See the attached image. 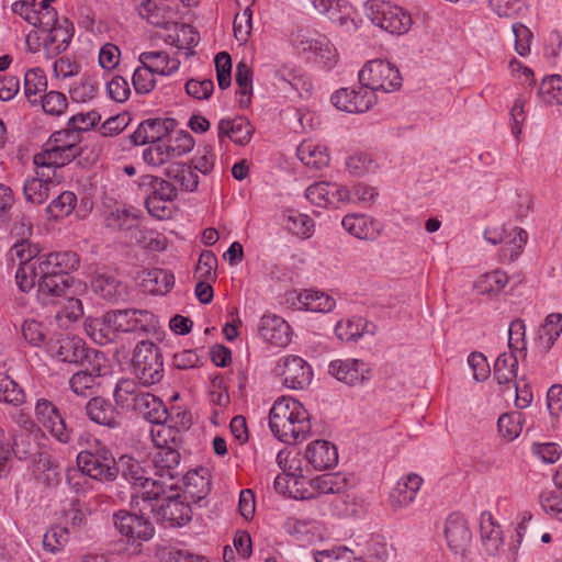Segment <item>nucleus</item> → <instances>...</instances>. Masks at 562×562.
<instances>
[{"label": "nucleus", "mask_w": 562, "mask_h": 562, "mask_svg": "<svg viewBox=\"0 0 562 562\" xmlns=\"http://www.w3.org/2000/svg\"><path fill=\"white\" fill-rule=\"evenodd\" d=\"M282 384L289 389L302 390L307 386L313 376L311 366L301 357L288 355L281 357L274 368Z\"/></svg>", "instance_id": "obj_10"}, {"label": "nucleus", "mask_w": 562, "mask_h": 562, "mask_svg": "<svg viewBox=\"0 0 562 562\" xmlns=\"http://www.w3.org/2000/svg\"><path fill=\"white\" fill-rule=\"evenodd\" d=\"M66 25L57 24L49 29L47 38L44 42V48L48 55L57 56L66 50L72 37V27H69L68 21L65 20Z\"/></svg>", "instance_id": "obj_30"}, {"label": "nucleus", "mask_w": 562, "mask_h": 562, "mask_svg": "<svg viewBox=\"0 0 562 562\" xmlns=\"http://www.w3.org/2000/svg\"><path fill=\"white\" fill-rule=\"evenodd\" d=\"M132 80L137 93H148L156 85L155 74L144 65L135 69Z\"/></svg>", "instance_id": "obj_62"}, {"label": "nucleus", "mask_w": 562, "mask_h": 562, "mask_svg": "<svg viewBox=\"0 0 562 562\" xmlns=\"http://www.w3.org/2000/svg\"><path fill=\"white\" fill-rule=\"evenodd\" d=\"M135 313L132 317V333L153 334L158 329V318L149 311L133 310Z\"/></svg>", "instance_id": "obj_56"}, {"label": "nucleus", "mask_w": 562, "mask_h": 562, "mask_svg": "<svg viewBox=\"0 0 562 562\" xmlns=\"http://www.w3.org/2000/svg\"><path fill=\"white\" fill-rule=\"evenodd\" d=\"M498 431L507 440H514L522 430V416L519 413L503 414L497 423Z\"/></svg>", "instance_id": "obj_53"}, {"label": "nucleus", "mask_w": 562, "mask_h": 562, "mask_svg": "<svg viewBox=\"0 0 562 562\" xmlns=\"http://www.w3.org/2000/svg\"><path fill=\"white\" fill-rule=\"evenodd\" d=\"M139 15L157 27H166L170 21L165 14V7L155 0H146L139 7Z\"/></svg>", "instance_id": "obj_50"}, {"label": "nucleus", "mask_w": 562, "mask_h": 562, "mask_svg": "<svg viewBox=\"0 0 562 562\" xmlns=\"http://www.w3.org/2000/svg\"><path fill=\"white\" fill-rule=\"evenodd\" d=\"M305 458L315 470L323 471L336 465L338 453L336 447L326 440H315L305 451Z\"/></svg>", "instance_id": "obj_19"}, {"label": "nucleus", "mask_w": 562, "mask_h": 562, "mask_svg": "<svg viewBox=\"0 0 562 562\" xmlns=\"http://www.w3.org/2000/svg\"><path fill=\"white\" fill-rule=\"evenodd\" d=\"M161 496L165 503L157 509V515L162 519L170 522L171 526H181L191 520V507L181 502L178 495L169 494Z\"/></svg>", "instance_id": "obj_23"}, {"label": "nucleus", "mask_w": 562, "mask_h": 562, "mask_svg": "<svg viewBox=\"0 0 562 562\" xmlns=\"http://www.w3.org/2000/svg\"><path fill=\"white\" fill-rule=\"evenodd\" d=\"M235 80L238 86L239 104L247 108L251 102L252 94V70L245 63L240 61L236 66Z\"/></svg>", "instance_id": "obj_40"}, {"label": "nucleus", "mask_w": 562, "mask_h": 562, "mask_svg": "<svg viewBox=\"0 0 562 562\" xmlns=\"http://www.w3.org/2000/svg\"><path fill=\"white\" fill-rule=\"evenodd\" d=\"M106 227L114 231H131L137 225V217L126 209H115L105 216Z\"/></svg>", "instance_id": "obj_46"}, {"label": "nucleus", "mask_w": 562, "mask_h": 562, "mask_svg": "<svg viewBox=\"0 0 562 562\" xmlns=\"http://www.w3.org/2000/svg\"><path fill=\"white\" fill-rule=\"evenodd\" d=\"M484 238L492 245H503L499 254L502 261H514L526 245L528 234L519 227H515L510 233H506L504 226L496 223L485 228Z\"/></svg>", "instance_id": "obj_8"}, {"label": "nucleus", "mask_w": 562, "mask_h": 562, "mask_svg": "<svg viewBox=\"0 0 562 562\" xmlns=\"http://www.w3.org/2000/svg\"><path fill=\"white\" fill-rule=\"evenodd\" d=\"M79 257L72 251L49 252L40 256L33 265L38 276V295L45 304L55 303L71 289L74 278L70 271L79 267Z\"/></svg>", "instance_id": "obj_1"}, {"label": "nucleus", "mask_w": 562, "mask_h": 562, "mask_svg": "<svg viewBox=\"0 0 562 562\" xmlns=\"http://www.w3.org/2000/svg\"><path fill=\"white\" fill-rule=\"evenodd\" d=\"M297 300L302 308L311 312H330L335 306L333 297L318 291L305 290L297 295Z\"/></svg>", "instance_id": "obj_38"}, {"label": "nucleus", "mask_w": 562, "mask_h": 562, "mask_svg": "<svg viewBox=\"0 0 562 562\" xmlns=\"http://www.w3.org/2000/svg\"><path fill=\"white\" fill-rule=\"evenodd\" d=\"M252 133L254 128L245 117L224 119L217 125V136L221 143L225 137H228L237 145H246L250 140Z\"/></svg>", "instance_id": "obj_22"}, {"label": "nucleus", "mask_w": 562, "mask_h": 562, "mask_svg": "<svg viewBox=\"0 0 562 562\" xmlns=\"http://www.w3.org/2000/svg\"><path fill=\"white\" fill-rule=\"evenodd\" d=\"M86 413L90 420L109 428L121 426L120 413L103 397H92L86 405Z\"/></svg>", "instance_id": "obj_17"}, {"label": "nucleus", "mask_w": 562, "mask_h": 562, "mask_svg": "<svg viewBox=\"0 0 562 562\" xmlns=\"http://www.w3.org/2000/svg\"><path fill=\"white\" fill-rule=\"evenodd\" d=\"M93 291L110 302H119L127 295L126 285L112 276L100 274L92 280Z\"/></svg>", "instance_id": "obj_28"}, {"label": "nucleus", "mask_w": 562, "mask_h": 562, "mask_svg": "<svg viewBox=\"0 0 562 562\" xmlns=\"http://www.w3.org/2000/svg\"><path fill=\"white\" fill-rule=\"evenodd\" d=\"M47 89V80L44 71L40 68L30 69L24 75V93L32 104H37L42 92Z\"/></svg>", "instance_id": "obj_37"}, {"label": "nucleus", "mask_w": 562, "mask_h": 562, "mask_svg": "<svg viewBox=\"0 0 562 562\" xmlns=\"http://www.w3.org/2000/svg\"><path fill=\"white\" fill-rule=\"evenodd\" d=\"M43 111L52 116L63 115L68 108L67 97L59 91H49L44 95L40 97V101Z\"/></svg>", "instance_id": "obj_51"}, {"label": "nucleus", "mask_w": 562, "mask_h": 562, "mask_svg": "<svg viewBox=\"0 0 562 562\" xmlns=\"http://www.w3.org/2000/svg\"><path fill=\"white\" fill-rule=\"evenodd\" d=\"M562 333V315L550 314L540 329V341L544 348L550 349Z\"/></svg>", "instance_id": "obj_47"}, {"label": "nucleus", "mask_w": 562, "mask_h": 562, "mask_svg": "<svg viewBox=\"0 0 562 562\" xmlns=\"http://www.w3.org/2000/svg\"><path fill=\"white\" fill-rule=\"evenodd\" d=\"M70 529L64 526H53L43 536V547L46 551L55 553L61 550L69 541Z\"/></svg>", "instance_id": "obj_48"}, {"label": "nucleus", "mask_w": 562, "mask_h": 562, "mask_svg": "<svg viewBox=\"0 0 562 562\" xmlns=\"http://www.w3.org/2000/svg\"><path fill=\"white\" fill-rule=\"evenodd\" d=\"M538 95L547 104H562V77L552 75L544 78L540 83Z\"/></svg>", "instance_id": "obj_43"}, {"label": "nucleus", "mask_w": 562, "mask_h": 562, "mask_svg": "<svg viewBox=\"0 0 562 562\" xmlns=\"http://www.w3.org/2000/svg\"><path fill=\"white\" fill-rule=\"evenodd\" d=\"M85 330L99 345L113 341L117 335L116 330L108 323V313L100 318L87 319Z\"/></svg>", "instance_id": "obj_35"}, {"label": "nucleus", "mask_w": 562, "mask_h": 562, "mask_svg": "<svg viewBox=\"0 0 562 562\" xmlns=\"http://www.w3.org/2000/svg\"><path fill=\"white\" fill-rule=\"evenodd\" d=\"M328 371L348 385L362 384L370 379V368L358 359L334 360L329 363Z\"/></svg>", "instance_id": "obj_14"}, {"label": "nucleus", "mask_w": 562, "mask_h": 562, "mask_svg": "<svg viewBox=\"0 0 562 562\" xmlns=\"http://www.w3.org/2000/svg\"><path fill=\"white\" fill-rule=\"evenodd\" d=\"M445 536L448 547L456 554H463L472 540V532L468 520L460 514H451L445 526Z\"/></svg>", "instance_id": "obj_13"}, {"label": "nucleus", "mask_w": 562, "mask_h": 562, "mask_svg": "<svg viewBox=\"0 0 562 562\" xmlns=\"http://www.w3.org/2000/svg\"><path fill=\"white\" fill-rule=\"evenodd\" d=\"M150 143H159L171 130L176 126V120L173 119H153L146 120Z\"/></svg>", "instance_id": "obj_61"}, {"label": "nucleus", "mask_w": 562, "mask_h": 562, "mask_svg": "<svg viewBox=\"0 0 562 562\" xmlns=\"http://www.w3.org/2000/svg\"><path fill=\"white\" fill-rule=\"evenodd\" d=\"M132 408L151 424H161L169 420L168 409L162 401L148 392L138 395Z\"/></svg>", "instance_id": "obj_21"}, {"label": "nucleus", "mask_w": 562, "mask_h": 562, "mask_svg": "<svg viewBox=\"0 0 562 562\" xmlns=\"http://www.w3.org/2000/svg\"><path fill=\"white\" fill-rule=\"evenodd\" d=\"M269 427L280 441L293 445L305 440L310 434V414L295 398L282 396L270 409Z\"/></svg>", "instance_id": "obj_2"}, {"label": "nucleus", "mask_w": 562, "mask_h": 562, "mask_svg": "<svg viewBox=\"0 0 562 562\" xmlns=\"http://www.w3.org/2000/svg\"><path fill=\"white\" fill-rule=\"evenodd\" d=\"M115 468L116 476L121 473L132 485L140 487V493L136 497H140L143 501H154L145 495V485L147 482H154V479L146 477V471L136 459L131 456H122L115 461Z\"/></svg>", "instance_id": "obj_16"}, {"label": "nucleus", "mask_w": 562, "mask_h": 562, "mask_svg": "<svg viewBox=\"0 0 562 562\" xmlns=\"http://www.w3.org/2000/svg\"><path fill=\"white\" fill-rule=\"evenodd\" d=\"M144 393L135 381L122 379L115 386L114 400L121 407H132L135 404V398Z\"/></svg>", "instance_id": "obj_44"}, {"label": "nucleus", "mask_w": 562, "mask_h": 562, "mask_svg": "<svg viewBox=\"0 0 562 562\" xmlns=\"http://www.w3.org/2000/svg\"><path fill=\"white\" fill-rule=\"evenodd\" d=\"M315 559L317 562H363L361 558L356 557L348 548L322 551L317 553Z\"/></svg>", "instance_id": "obj_63"}, {"label": "nucleus", "mask_w": 562, "mask_h": 562, "mask_svg": "<svg viewBox=\"0 0 562 562\" xmlns=\"http://www.w3.org/2000/svg\"><path fill=\"white\" fill-rule=\"evenodd\" d=\"M151 462L157 477L154 482H147L145 495L148 498L160 499L167 492L178 490L179 477L182 476V471L179 470L180 453L173 447L158 449Z\"/></svg>", "instance_id": "obj_3"}, {"label": "nucleus", "mask_w": 562, "mask_h": 562, "mask_svg": "<svg viewBox=\"0 0 562 562\" xmlns=\"http://www.w3.org/2000/svg\"><path fill=\"white\" fill-rule=\"evenodd\" d=\"M132 363L135 375L145 385L158 383L164 376L162 353L150 341L142 340L136 345Z\"/></svg>", "instance_id": "obj_6"}, {"label": "nucleus", "mask_w": 562, "mask_h": 562, "mask_svg": "<svg viewBox=\"0 0 562 562\" xmlns=\"http://www.w3.org/2000/svg\"><path fill=\"white\" fill-rule=\"evenodd\" d=\"M50 176L44 171H36V175L26 179L23 186V192L27 201L34 204H42L48 198Z\"/></svg>", "instance_id": "obj_32"}, {"label": "nucleus", "mask_w": 562, "mask_h": 562, "mask_svg": "<svg viewBox=\"0 0 562 562\" xmlns=\"http://www.w3.org/2000/svg\"><path fill=\"white\" fill-rule=\"evenodd\" d=\"M341 225L350 235L359 239L373 240L381 233V224L364 215H346Z\"/></svg>", "instance_id": "obj_24"}, {"label": "nucleus", "mask_w": 562, "mask_h": 562, "mask_svg": "<svg viewBox=\"0 0 562 562\" xmlns=\"http://www.w3.org/2000/svg\"><path fill=\"white\" fill-rule=\"evenodd\" d=\"M218 87L227 89L232 82V58L228 53L221 52L215 57Z\"/></svg>", "instance_id": "obj_60"}, {"label": "nucleus", "mask_w": 562, "mask_h": 562, "mask_svg": "<svg viewBox=\"0 0 562 562\" xmlns=\"http://www.w3.org/2000/svg\"><path fill=\"white\" fill-rule=\"evenodd\" d=\"M518 360L513 353H501L494 363V379L501 387H509L517 375Z\"/></svg>", "instance_id": "obj_31"}, {"label": "nucleus", "mask_w": 562, "mask_h": 562, "mask_svg": "<svg viewBox=\"0 0 562 562\" xmlns=\"http://www.w3.org/2000/svg\"><path fill=\"white\" fill-rule=\"evenodd\" d=\"M54 304L63 305L57 313V317L59 318L65 317L69 321H77L83 314L81 301L70 295V290L66 295L58 297Z\"/></svg>", "instance_id": "obj_57"}, {"label": "nucleus", "mask_w": 562, "mask_h": 562, "mask_svg": "<svg viewBox=\"0 0 562 562\" xmlns=\"http://www.w3.org/2000/svg\"><path fill=\"white\" fill-rule=\"evenodd\" d=\"M38 255V248L31 245L27 240L15 243L9 250L7 258L12 265L18 261L19 267L26 265Z\"/></svg>", "instance_id": "obj_49"}, {"label": "nucleus", "mask_w": 562, "mask_h": 562, "mask_svg": "<svg viewBox=\"0 0 562 562\" xmlns=\"http://www.w3.org/2000/svg\"><path fill=\"white\" fill-rule=\"evenodd\" d=\"M285 228L302 238H308L313 234L314 222L306 215L294 210H289L283 214Z\"/></svg>", "instance_id": "obj_39"}, {"label": "nucleus", "mask_w": 562, "mask_h": 562, "mask_svg": "<svg viewBox=\"0 0 562 562\" xmlns=\"http://www.w3.org/2000/svg\"><path fill=\"white\" fill-rule=\"evenodd\" d=\"M35 416L59 442L70 441L71 432L67 429L58 408L50 401L40 398L35 404Z\"/></svg>", "instance_id": "obj_12"}, {"label": "nucleus", "mask_w": 562, "mask_h": 562, "mask_svg": "<svg viewBox=\"0 0 562 562\" xmlns=\"http://www.w3.org/2000/svg\"><path fill=\"white\" fill-rule=\"evenodd\" d=\"M349 93L353 105V113L367 112L376 102L373 91L362 85L359 90L349 89Z\"/></svg>", "instance_id": "obj_58"}, {"label": "nucleus", "mask_w": 562, "mask_h": 562, "mask_svg": "<svg viewBox=\"0 0 562 562\" xmlns=\"http://www.w3.org/2000/svg\"><path fill=\"white\" fill-rule=\"evenodd\" d=\"M482 542L490 553H495L503 543L502 529L491 513H482L480 517Z\"/></svg>", "instance_id": "obj_29"}, {"label": "nucleus", "mask_w": 562, "mask_h": 562, "mask_svg": "<svg viewBox=\"0 0 562 562\" xmlns=\"http://www.w3.org/2000/svg\"><path fill=\"white\" fill-rule=\"evenodd\" d=\"M422 483L423 479L415 473H411L401 479L390 494L391 505L394 508H398L411 504L420 488Z\"/></svg>", "instance_id": "obj_25"}, {"label": "nucleus", "mask_w": 562, "mask_h": 562, "mask_svg": "<svg viewBox=\"0 0 562 562\" xmlns=\"http://www.w3.org/2000/svg\"><path fill=\"white\" fill-rule=\"evenodd\" d=\"M79 471L99 482H112L116 479L115 459L106 452L81 451L77 456Z\"/></svg>", "instance_id": "obj_11"}, {"label": "nucleus", "mask_w": 562, "mask_h": 562, "mask_svg": "<svg viewBox=\"0 0 562 562\" xmlns=\"http://www.w3.org/2000/svg\"><path fill=\"white\" fill-rule=\"evenodd\" d=\"M173 284V276L164 269H151L142 274L140 285L145 292L151 294H165Z\"/></svg>", "instance_id": "obj_27"}, {"label": "nucleus", "mask_w": 562, "mask_h": 562, "mask_svg": "<svg viewBox=\"0 0 562 562\" xmlns=\"http://www.w3.org/2000/svg\"><path fill=\"white\" fill-rule=\"evenodd\" d=\"M359 81L363 87L375 91L393 92L402 87V77L393 64L373 59L359 71Z\"/></svg>", "instance_id": "obj_5"}, {"label": "nucleus", "mask_w": 562, "mask_h": 562, "mask_svg": "<svg viewBox=\"0 0 562 562\" xmlns=\"http://www.w3.org/2000/svg\"><path fill=\"white\" fill-rule=\"evenodd\" d=\"M139 191L145 200H175L178 195L177 188L169 181L154 175H143L137 180Z\"/></svg>", "instance_id": "obj_20"}, {"label": "nucleus", "mask_w": 562, "mask_h": 562, "mask_svg": "<svg viewBox=\"0 0 562 562\" xmlns=\"http://www.w3.org/2000/svg\"><path fill=\"white\" fill-rule=\"evenodd\" d=\"M143 158L147 165L153 167H160L171 159H175L173 156H171L167 143H151V145L144 150Z\"/></svg>", "instance_id": "obj_55"}, {"label": "nucleus", "mask_w": 562, "mask_h": 562, "mask_svg": "<svg viewBox=\"0 0 562 562\" xmlns=\"http://www.w3.org/2000/svg\"><path fill=\"white\" fill-rule=\"evenodd\" d=\"M312 485L323 494H339L346 491L348 480L340 473H326L313 479Z\"/></svg>", "instance_id": "obj_42"}, {"label": "nucleus", "mask_w": 562, "mask_h": 562, "mask_svg": "<svg viewBox=\"0 0 562 562\" xmlns=\"http://www.w3.org/2000/svg\"><path fill=\"white\" fill-rule=\"evenodd\" d=\"M25 401V394L22 387L8 374L0 372V402L21 405Z\"/></svg>", "instance_id": "obj_45"}, {"label": "nucleus", "mask_w": 562, "mask_h": 562, "mask_svg": "<svg viewBox=\"0 0 562 562\" xmlns=\"http://www.w3.org/2000/svg\"><path fill=\"white\" fill-rule=\"evenodd\" d=\"M217 258L212 251H202L195 268V277L199 280L213 281L215 279V268Z\"/></svg>", "instance_id": "obj_59"}, {"label": "nucleus", "mask_w": 562, "mask_h": 562, "mask_svg": "<svg viewBox=\"0 0 562 562\" xmlns=\"http://www.w3.org/2000/svg\"><path fill=\"white\" fill-rule=\"evenodd\" d=\"M540 503L550 517L562 521V495L554 491L546 492L541 495Z\"/></svg>", "instance_id": "obj_64"}, {"label": "nucleus", "mask_w": 562, "mask_h": 562, "mask_svg": "<svg viewBox=\"0 0 562 562\" xmlns=\"http://www.w3.org/2000/svg\"><path fill=\"white\" fill-rule=\"evenodd\" d=\"M368 10L372 23L391 34H404L412 26L411 14L390 2L371 0Z\"/></svg>", "instance_id": "obj_7"}, {"label": "nucleus", "mask_w": 562, "mask_h": 562, "mask_svg": "<svg viewBox=\"0 0 562 562\" xmlns=\"http://www.w3.org/2000/svg\"><path fill=\"white\" fill-rule=\"evenodd\" d=\"M171 418L161 424H155L150 429V437L157 449L178 448L181 442L180 430L171 424Z\"/></svg>", "instance_id": "obj_34"}, {"label": "nucleus", "mask_w": 562, "mask_h": 562, "mask_svg": "<svg viewBox=\"0 0 562 562\" xmlns=\"http://www.w3.org/2000/svg\"><path fill=\"white\" fill-rule=\"evenodd\" d=\"M139 61L155 75L169 76L178 70L180 60L171 58L165 52H144L139 55Z\"/></svg>", "instance_id": "obj_26"}, {"label": "nucleus", "mask_w": 562, "mask_h": 562, "mask_svg": "<svg viewBox=\"0 0 562 562\" xmlns=\"http://www.w3.org/2000/svg\"><path fill=\"white\" fill-rule=\"evenodd\" d=\"M166 176L176 180L186 191H194L199 184L198 175L184 164H171L166 169Z\"/></svg>", "instance_id": "obj_41"}, {"label": "nucleus", "mask_w": 562, "mask_h": 562, "mask_svg": "<svg viewBox=\"0 0 562 562\" xmlns=\"http://www.w3.org/2000/svg\"><path fill=\"white\" fill-rule=\"evenodd\" d=\"M114 526L117 531L126 538V542L137 550L143 541L153 538L155 529L153 524L144 518L125 510H121L113 516Z\"/></svg>", "instance_id": "obj_9"}, {"label": "nucleus", "mask_w": 562, "mask_h": 562, "mask_svg": "<svg viewBox=\"0 0 562 562\" xmlns=\"http://www.w3.org/2000/svg\"><path fill=\"white\" fill-rule=\"evenodd\" d=\"M54 355L63 362L81 363L89 358L85 342L77 336H63L52 346Z\"/></svg>", "instance_id": "obj_18"}, {"label": "nucleus", "mask_w": 562, "mask_h": 562, "mask_svg": "<svg viewBox=\"0 0 562 562\" xmlns=\"http://www.w3.org/2000/svg\"><path fill=\"white\" fill-rule=\"evenodd\" d=\"M297 156L305 166L314 169H322L329 164L326 150L312 142H303L297 147Z\"/></svg>", "instance_id": "obj_36"}, {"label": "nucleus", "mask_w": 562, "mask_h": 562, "mask_svg": "<svg viewBox=\"0 0 562 562\" xmlns=\"http://www.w3.org/2000/svg\"><path fill=\"white\" fill-rule=\"evenodd\" d=\"M508 277L506 272L502 270H494L481 274L473 284V288L481 295L494 296L502 292V290L508 283Z\"/></svg>", "instance_id": "obj_33"}, {"label": "nucleus", "mask_w": 562, "mask_h": 562, "mask_svg": "<svg viewBox=\"0 0 562 562\" xmlns=\"http://www.w3.org/2000/svg\"><path fill=\"white\" fill-rule=\"evenodd\" d=\"M101 375L100 366L93 367L90 371L83 370L75 373L69 380L71 390L78 395H85L86 391L93 387L97 378Z\"/></svg>", "instance_id": "obj_52"}, {"label": "nucleus", "mask_w": 562, "mask_h": 562, "mask_svg": "<svg viewBox=\"0 0 562 562\" xmlns=\"http://www.w3.org/2000/svg\"><path fill=\"white\" fill-rule=\"evenodd\" d=\"M259 334L263 340L277 347H285L291 341L289 324L277 315H265L261 318Z\"/></svg>", "instance_id": "obj_15"}, {"label": "nucleus", "mask_w": 562, "mask_h": 562, "mask_svg": "<svg viewBox=\"0 0 562 562\" xmlns=\"http://www.w3.org/2000/svg\"><path fill=\"white\" fill-rule=\"evenodd\" d=\"M81 134L69 126L55 132L44 145V149L34 156L37 167H61L81 154L79 146Z\"/></svg>", "instance_id": "obj_4"}, {"label": "nucleus", "mask_w": 562, "mask_h": 562, "mask_svg": "<svg viewBox=\"0 0 562 562\" xmlns=\"http://www.w3.org/2000/svg\"><path fill=\"white\" fill-rule=\"evenodd\" d=\"M77 196L70 191L60 193L47 207V212L54 218L68 216L75 209Z\"/></svg>", "instance_id": "obj_54"}]
</instances>
